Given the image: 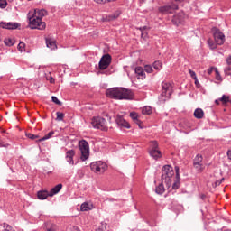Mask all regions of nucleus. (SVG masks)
Listing matches in <instances>:
<instances>
[{
    "label": "nucleus",
    "mask_w": 231,
    "mask_h": 231,
    "mask_svg": "<svg viewBox=\"0 0 231 231\" xmlns=\"http://www.w3.org/2000/svg\"><path fill=\"white\" fill-rule=\"evenodd\" d=\"M183 21H185V13L180 12L173 16L171 23L175 24V26H178L179 24H181Z\"/></svg>",
    "instance_id": "13"
},
{
    "label": "nucleus",
    "mask_w": 231,
    "mask_h": 231,
    "mask_svg": "<svg viewBox=\"0 0 231 231\" xmlns=\"http://www.w3.org/2000/svg\"><path fill=\"white\" fill-rule=\"evenodd\" d=\"M135 74L137 75V79H141V80L145 79V70L142 67L135 68Z\"/></svg>",
    "instance_id": "19"
},
{
    "label": "nucleus",
    "mask_w": 231,
    "mask_h": 231,
    "mask_svg": "<svg viewBox=\"0 0 231 231\" xmlns=\"http://www.w3.org/2000/svg\"><path fill=\"white\" fill-rule=\"evenodd\" d=\"M151 150L149 152L150 156L154 160H158L162 156V152L158 149V142L152 141L151 142Z\"/></svg>",
    "instance_id": "9"
},
{
    "label": "nucleus",
    "mask_w": 231,
    "mask_h": 231,
    "mask_svg": "<svg viewBox=\"0 0 231 231\" xmlns=\"http://www.w3.org/2000/svg\"><path fill=\"white\" fill-rule=\"evenodd\" d=\"M193 167L194 169H196L197 172L199 174H201V172H203V171H205V166L203 165V163H193Z\"/></svg>",
    "instance_id": "24"
},
{
    "label": "nucleus",
    "mask_w": 231,
    "mask_h": 231,
    "mask_svg": "<svg viewBox=\"0 0 231 231\" xmlns=\"http://www.w3.org/2000/svg\"><path fill=\"white\" fill-rule=\"evenodd\" d=\"M130 118H132L133 122H134L140 129H143V123L140 120L136 112H131Z\"/></svg>",
    "instance_id": "17"
},
{
    "label": "nucleus",
    "mask_w": 231,
    "mask_h": 231,
    "mask_svg": "<svg viewBox=\"0 0 231 231\" xmlns=\"http://www.w3.org/2000/svg\"><path fill=\"white\" fill-rule=\"evenodd\" d=\"M153 68L154 69H156L157 71H160V69H162V62L160 61H155L153 63Z\"/></svg>",
    "instance_id": "36"
},
{
    "label": "nucleus",
    "mask_w": 231,
    "mask_h": 231,
    "mask_svg": "<svg viewBox=\"0 0 231 231\" xmlns=\"http://www.w3.org/2000/svg\"><path fill=\"white\" fill-rule=\"evenodd\" d=\"M47 79H50V83H51V84L55 83V79L52 78L51 74H50L49 76H47Z\"/></svg>",
    "instance_id": "48"
},
{
    "label": "nucleus",
    "mask_w": 231,
    "mask_h": 231,
    "mask_svg": "<svg viewBox=\"0 0 231 231\" xmlns=\"http://www.w3.org/2000/svg\"><path fill=\"white\" fill-rule=\"evenodd\" d=\"M8 6V2L6 0H0V8L5 9Z\"/></svg>",
    "instance_id": "39"
},
{
    "label": "nucleus",
    "mask_w": 231,
    "mask_h": 231,
    "mask_svg": "<svg viewBox=\"0 0 231 231\" xmlns=\"http://www.w3.org/2000/svg\"><path fill=\"white\" fill-rule=\"evenodd\" d=\"M175 3H183L184 0H173Z\"/></svg>",
    "instance_id": "56"
},
{
    "label": "nucleus",
    "mask_w": 231,
    "mask_h": 231,
    "mask_svg": "<svg viewBox=\"0 0 231 231\" xmlns=\"http://www.w3.org/2000/svg\"><path fill=\"white\" fill-rule=\"evenodd\" d=\"M225 181V178H222L215 182L216 187H219Z\"/></svg>",
    "instance_id": "47"
},
{
    "label": "nucleus",
    "mask_w": 231,
    "mask_h": 231,
    "mask_svg": "<svg viewBox=\"0 0 231 231\" xmlns=\"http://www.w3.org/2000/svg\"><path fill=\"white\" fill-rule=\"evenodd\" d=\"M106 228H107V223L101 222L100 226L96 231H106Z\"/></svg>",
    "instance_id": "32"
},
{
    "label": "nucleus",
    "mask_w": 231,
    "mask_h": 231,
    "mask_svg": "<svg viewBox=\"0 0 231 231\" xmlns=\"http://www.w3.org/2000/svg\"><path fill=\"white\" fill-rule=\"evenodd\" d=\"M162 94L161 97L162 98V101L165 102V100H167V98H169L171 97V95H172V85L169 82H162Z\"/></svg>",
    "instance_id": "7"
},
{
    "label": "nucleus",
    "mask_w": 231,
    "mask_h": 231,
    "mask_svg": "<svg viewBox=\"0 0 231 231\" xmlns=\"http://www.w3.org/2000/svg\"><path fill=\"white\" fill-rule=\"evenodd\" d=\"M214 39L217 44L221 45L225 42V34L217 30L214 32Z\"/></svg>",
    "instance_id": "15"
},
{
    "label": "nucleus",
    "mask_w": 231,
    "mask_h": 231,
    "mask_svg": "<svg viewBox=\"0 0 231 231\" xmlns=\"http://www.w3.org/2000/svg\"><path fill=\"white\" fill-rule=\"evenodd\" d=\"M112 58L109 54H105L99 60V69L104 70L107 69L111 65Z\"/></svg>",
    "instance_id": "10"
},
{
    "label": "nucleus",
    "mask_w": 231,
    "mask_h": 231,
    "mask_svg": "<svg viewBox=\"0 0 231 231\" xmlns=\"http://www.w3.org/2000/svg\"><path fill=\"white\" fill-rule=\"evenodd\" d=\"M228 160L231 161V149H229L226 152Z\"/></svg>",
    "instance_id": "50"
},
{
    "label": "nucleus",
    "mask_w": 231,
    "mask_h": 231,
    "mask_svg": "<svg viewBox=\"0 0 231 231\" xmlns=\"http://www.w3.org/2000/svg\"><path fill=\"white\" fill-rule=\"evenodd\" d=\"M108 98H115V100H131L133 98V92L124 88H112L106 91Z\"/></svg>",
    "instance_id": "1"
},
{
    "label": "nucleus",
    "mask_w": 231,
    "mask_h": 231,
    "mask_svg": "<svg viewBox=\"0 0 231 231\" xmlns=\"http://www.w3.org/2000/svg\"><path fill=\"white\" fill-rule=\"evenodd\" d=\"M80 210L81 212H88V210H91V206H89V203L84 202L81 204Z\"/></svg>",
    "instance_id": "27"
},
{
    "label": "nucleus",
    "mask_w": 231,
    "mask_h": 231,
    "mask_svg": "<svg viewBox=\"0 0 231 231\" xmlns=\"http://www.w3.org/2000/svg\"><path fill=\"white\" fill-rule=\"evenodd\" d=\"M91 125L94 129H99L100 131H108L107 121L101 116H96L91 119Z\"/></svg>",
    "instance_id": "4"
},
{
    "label": "nucleus",
    "mask_w": 231,
    "mask_h": 231,
    "mask_svg": "<svg viewBox=\"0 0 231 231\" xmlns=\"http://www.w3.org/2000/svg\"><path fill=\"white\" fill-rule=\"evenodd\" d=\"M194 116L195 118H198V120H201V118L205 116V112H203V109L201 108H197L194 111Z\"/></svg>",
    "instance_id": "23"
},
{
    "label": "nucleus",
    "mask_w": 231,
    "mask_h": 231,
    "mask_svg": "<svg viewBox=\"0 0 231 231\" xmlns=\"http://www.w3.org/2000/svg\"><path fill=\"white\" fill-rule=\"evenodd\" d=\"M21 24L14 22H1L0 23V28H3L4 30H17Z\"/></svg>",
    "instance_id": "12"
},
{
    "label": "nucleus",
    "mask_w": 231,
    "mask_h": 231,
    "mask_svg": "<svg viewBox=\"0 0 231 231\" xmlns=\"http://www.w3.org/2000/svg\"><path fill=\"white\" fill-rule=\"evenodd\" d=\"M75 157V150H69L66 152V162H69V165H75V161L73 160V158Z\"/></svg>",
    "instance_id": "18"
},
{
    "label": "nucleus",
    "mask_w": 231,
    "mask_h": 231,
    "mask_svg": "<svg viewBox=\"0 0 231 231\" xmlns=\"http://www.w3.org/2000/svg\"><path fill=\"white\" fill-rule=\"evenodd\" d=\"M224 73H225V75L230 76L231 75V68L230 67H226L224 69Z\"/></svg>",
    "instance_id": "44"
},
{
    "label": "nucleus",
    "mask_w": 231,
    "mask_h": 231,
    "mask_svg": "<svg viewBox=\"0 0 231 231\" xmlns=\"http://www.w3.org/2000/svg\"><path fill=\"white\" fill-rule=\"evenodd\" d=\"M226 62H227L228 66H230V64H231V56H229V57L226 59Z\"/></svg>",
    "instance_id": "54"
},
{
    "label": "nucleus",
    "mask_w": 231,
    "mask_h": 231,
    "mask_svg": "<svg viewBox=\"0 0 231 231\" xmlns=\"http://www.w3.org/2000/svg\"><path fill=\"white\" fill-rule=\"evenodd\" d=\"M60 190H62V184H58L56 185L54 188H52L50 191V198L55 196V194H59V192H60Z\"/></svg>",
    "instance_id": "20"
},
{
    "label": "nucleus",
    "mask_w": 231,
    "mask_h": 231,
    "mask_svg": "<svg viewBox=\"0 0 231 231\" xmlns=\"http://www.w3.org/2000/svg\"><path fill=\"white\" fill-rule=\"evenodd\" d=\"M175 174H176V180L174 183L172 184L173 190H178L180 189V180L181 178L180 177V167L175 166Z\"/></svg>",
    "instance_id": "16"
},
{
    "label": "nucleus",
    "mask_w": 231,
    "mask_h": 231,
    "mask_svg": "<svg viewBox=\"0 0 231 231\" xmlns=\"http://www.w3.org/2000/svg\"><path fill=\"white\" fill-rule=\"evenodd\" d=\"M189 73L191 79H194V80H197L198 76H196V72H194L192 69H189Z\"/></svg>",
    "instance_id": "42"
},
{
    "label": "nucleus",
    "mask_w": 231,
    "mask_h": 231,
    "mask_svg": "<svg viewBox=\"0 0 231 231\" xmlns=\"http://www.w3.org/2000/svg\"><path fill=\"white\" fill-rule=\"evenodd\" d=\"M116 123L119 127H125V129H131V125H129V123L121 116H116Z\"/></svg>",
    "instance_id": "14"
},
{
    "label": "nucleus",
    "mask_w": 231,
    "mask_h": 231,
    "mask_svg": "<svg viewBox=\"0 0 231 231\" xmlns=\"http://www.w3.org/2000/svg\"><path fill=\"white\" fill-rule=\"evenodd\" d=\"M222 231H231L230 229H226V230H222Z\"/></svg>",
    "instance_id": "58"
},
{
    "label": "nucleus",
    "mask_w": 231,
    "mask_h": 231,
    "mask_svg": "<svg viewBox=\"0 0 231 231\" xmlns=\"http://www.w3.org/2000/svg\"><path fill=\"white\" fill-rule=\"evenodd\" d=\"M144 71H146V73H152V66L151 65L144 66Z\"/></svg>",
    "instance_id": "40"
},
{
    "label": "nucleus",
    "mask_w": 231,
    "mask_h": 231,
    "mask_svg": "<svg viewBox=\"0 0 231 231\" xmlns=\"http://www.w3.org/2000/svg\"><path fill=\"white\" fill-rule=\"evenodd\" d=\"M174 179V169L171 165H164L162 168V181L166 184V187L172 185Z\"/></svg>",
    "instance_id": "2"
},
{
    "label": "nucleus",
    "mask_w": 231,
    "mask_h": 231,
    "mask_svg": "<svg viewBox=\"0 0 231 231\" xmlns=\"http://www.w3.org/2000/svg\"><path fill=\"white\" fill-rule=\"evenodd\" d=\"M70 231H80V228L73 226Z\"/></svg>",
    "instance_id": "53"
},
{
    "label": "nucleus",
    "mask_w": 231,
    "mask_h": 231,
    "mask_svg": "<svg viewBox=\"0 0 231 231\" xmlns=\"http://www.w3.org/2000/svg\"><path fill=\"white\" fill-rule=\"evenodd\" d=\"M155 192L156 194H163V192H165V187L163 186V182L156 187Z\"/></svg>",
    "instance_id": "26"
},
{
    "label": "nucleus",
    "mask_w": 231,
    "mask_h": 231,
    "mask_svg": "<svg viewBox=\"0 0 231 231\" xmlns=\"http://www.w3.org/2000/svg\"><path fill=\"white\" fill-rule=\"evenodd\" d=\"M179 6L178 4L171 3L167 5L161 6L159 8V12L163 15H167L169 14H172L174 10H178Z\"/></svg>",
    "instance_id": "8"
},
{
    "label": "nucleus",
    "mask_w": 231,
    "mask_h": 231,
    "mask_svg": "<svg viewBox=\"0 0 231 231\" xmlns=\"http://www.w3.org/2000/svg\"><path fill=\"white\" fill-rule=\"evenodd\" d=\"M208 44L209 48H211V50H215L216 44H214V42H212V40H208Z\"/></svg>",
    "instance_id": "43"
},
{
    "label": "nucleus",
    "mask_w": 231,
    "mask_h": 231,
    "mask_svg": "<svg viewBox=\"0 0 231 231\" xmlns=\"http://www.w3.org/2000/svg\"><path fill=\"white\" fill-rule=\"evenodd\" d=\"M219 102H221V100L219 99L215 100V104H217V106H219Z\"/></svg>",
    "instance_id": "55"
},
{
    "label": "nucleus",
    "mask_w": 231,
    "mask_h": 231,
    "mask_svg": "<svg viewBox=\"0 0 231 231\" xmlns=\"http://www.w3.org/2000/svg\"><path fill=\"white\" fill-rule=\"evenodd\" d=\"M38 199L44 200L50 198V192L48 190H40L37 192Z\"/></svg>",
    "instance_id": "21"
},
{
    "label": "nucleus",
    "mask_w": 231,
    "mask_h": 231,
    "mask_svg": "<svg viewBox=\"0 0 231 231\" xmlns=\"http://www.w3.org/2000/svg\"><path fill=\"white\" fill-rule=\"evenodd\" d=\"M79 148L81 152L82 162H86L89 158V143H88V141L82 140L79 143Z\"/></svg>",
    "instance_id": "6"
},
{
    "label": "nucleus",
    "mask_w": 231,
    "mask_h": 231,
    "mask_svg": "<svg viewBox=\"0 0 231 231\" xmlns=\"http://www.w3.org/2000/svg\"><path fill=\"white\" fill-rule=\"evenodd\" d=\"M29 14H32L38 21H42V17H45L48 12L44 9H35L34 11H30Z\"/></svg>",
    "instance_id": "11"
},
{
    "label": "nucleus",
    "mask_w": 231,
    "mask_h": 231,
    "mask_svg": "<svg viewBox=\"0 0 231 231\" xmlns=\"http://www.w3.org/2000/svg\"><path fill=\"white\" fill-rule=\"evenodd\" d=\"M27 138L30 140H38L39 135L33 134H26Z\"/></svg>",
    "instance_id": "37"
},
{
    "label": "nucleus",
    "mask_w": 231,
    "mask_h": 231,
    "mask_svg": "<svg viewBox=\"0 0 231 231\" xmlns=\"http://www.w3.org/2000/svg\"><path fill=\"white\" fill-rule=\"evenodd\" d=\"M56 115H57L56 120H58V122H62V120H64V113L57 112Z\"/></svg>",
    "instance_id": "35"
},
{
    "label": "nucleus",
    "mask_w": 231,
    "mask_h": 231,
    "mask_svg": "<svg viewBox=\"0 0 231 231\" xmlns=\"http://www.w3.org/2000/svg\"><path fill=\"white\" fill-rule=\"evenodd\" d=\"M90 169L97 174H104L107 171V164L102 161L94 162L90 164Z\"/></svg>",
    "instance_id": "5"
},
{
    "label": "nucleus",
    "mask_w": 231,
    "mask_h": 231,
    "mask_svg": "<svg viewBox=\"0 0 231 231\" xmlns=\"http://www.w3.org/2000/svg\"><path fill=\"white\" fill-rule=\"evenodd\" d=\"M147 29H148L147 26H143V27L139 28L140 32H145V30H147Z\"/></svg>",
    "instance_id": "51"
},
{
    "label": "nucleus",
    "mask_w": 231,
    "mask_h": 231,
    "mask_svg": "<svg viewBox=\"0 0 231 231\" xmlns=\"http://www.w3.org/2000/svg\"><path fill=\"white\" fill-rule=\"evenodd\" d=\"M141 37H147V32H141Z\"/></svg>",
    "instance_id": "52"
},
{
    "label": "nucleus",
    "mask_w": 231,
    "mask_h": 231,
    "mask_svg": "<svg viewBox=\"0 0 231 231\" xmlns=\"http://www.w3.org/2000/svg\"><path fill=\"white\" fill-rule=\"evenodd\" d=\"M216 69H217V68H216V67H211V68L208 69V75H212V73H214V71H216Z\"/></svg>",
    "instance_id": "46"
},
{
    "label": "nucleus",
    "mask_w": 231,
    "mask_h": 231,
    "mask_svg": "<svg viewBox=\"0 0 231 231\" xmlns=\"http://www.w3.org/2000/svg\"><path fill=\"white\" fill-rule=\"evenodd\" d=\"M46 46L47 48H50L51 50H57V42L55 40L51 38H47L46 39Z\"/></svg>",
    "instance_id": "22"
},
{
    "label": "nucleus",
    "mask_w": 231,
    "mask_h": 231,
    "mask_svg": "<svg viewBox=\"0 0 231 231\" xmlns=\"http://www.w3.org/2000/svg\"><path fill=\"white\" fill-rule=\"evenodd\" d=\"M195 84H196V86H198V84H199V81H198V78H197V79H195Z\"/></svg>",
    "instance_id": "57"
},
{
    "label": "nucleus",
    "mask_w": 231,
    "mask_h": 231,
    "mask_svg": "<svg viewBox=\"0 0 231 231\" xmlns=\"http://www.w3.org/2000/svg\"><path fill=\"white\" fill-rule=\"evenodd\" d=\"M143 115H151L152 108L151 106H144L142 110Z\"/></svg>",
    "instance_id": "28"
},
{
    "label": "nucleus",
    "mask_w": 231,
    "mask_h": 231,
    "mask_svg": "<svg viewBox=\"0 0 231 231\" xmlns=\"http://www.w3.org/2000/svg\"><path fill=\"white\" fill-rule=\"evenodd\" d=\"M193 163H203V156L201 154H197Z\"/></svg>",
    "instance_id": "30"
},
{
    "label": "nucleus",
    "mask_w": 231,
    "mask_h": 231,
    "mask_svg": "<svg viewBox=\"0 0 231 231\" xmlns=\"http://www.w3.org/2000/svg\"><path fill=\"white\" fill-rule=\"evenodd\" d=\"M3 228L5 231H15V229H14V227H12V226H10L6 223L3 224Z\"/></svg>",
    "instance_id": "34"
},
{
    "label": "nucleus",
    "mask_w": 231,
    "mask_h": 231,
    "mask_svg": "<svg viewBox=\"0 0 231 231\" xmlns=\"http://www.w3.org/2000/svg\"><path fill=\"white\" fill-rule=\"evenodd\" d=\"M53 134H55V132L51 131L46 135L42 137L41 139H38L37 142H44L46 140H50V138H51V136H53Z\"/></svg>",
    "instance_id": "25"
},
{
    "label": "nucleus",
    "mask_w": 231,
    "mask_h": 231,
    "mask_svg": "<svg viewBox=\"0 0 231 231\" xmlns=\"http://www.w3.org/2000/svg\"><path fill=\"white\" fill-rule=\"evenodd\" d=\"M220 102L223 104H228V102H230V97L226 96V95H223L221 97V98H219Z\"/></svg>",
    "instance_id": "29"
},
{
    "label": "nucleus",
    "mask_w": 231,
    "mask_h": 231,
    "mask_svg": "<svg viewBox=\"0 0 231 231\" xmlns=\"http://www.w3.org/2000/svg\"><path fill=\"white\" fill-rule=\"evenodd\" d=\"M27 19L31 30H46V23L42 22V20L39 21L33 14L28 13Z\"/></svg>",
    "instance_id": "3"
},
{
    "label": "nucleus",
    "mask_w": 231,
    "mask_h": 231,
    "mask_svg": "<svg viewBox=\"0 0 231 231\" xmlns=\"http://www.w3.org/2000/svg\"><path fill=\"white\" fill-rule=\"evenodd\" d=\"M57 230L55 225H52L51 227H47V231H55Z\"/></svg>",
    "instance_id": "49"
},
{
    "label": "nucleus",
    "mask_w": 231,
    "mask_h": 231,
    "mask_svg": "<svg viewBox=\"0 0 231 231\" xmlns=\"http://www.w3.org/2000/svg\"><path fill=\"white\" fill-rule=\"evenodd\" d=\"M116 0H94L97 5H106V3H113Z\"/></svg>",
    "instance_id": "33"
},
{
    "label": "nucleus",
    "mask_w": 231,
    "mask_h": 231,
    "mask_svg": "<svg viewBox=\"0 0 231 231\" xmlns=\"http://www.w3.org/2000/svg\"><path fill=\"white\" fill-rule=\"evenodd\" d=\"M25 47H26V44L23 42H20V43L18 44L19 51H23V50H24Z\"/></svg>",
    "instance_id": "41"
},
{
    "label": "nucleus",
    "mask_w": 231,
    "mask_h": 231,
    "mask_svg": "<svg viewBox=\"0 0 231 231\" xmlns=\"http://www.w3.org/2000/svg\"><path fill=\"white\" fill-rule=\"evenodd\" d=\"M5 46H14V44H15V42H14V40H12V38H6L4 41Z\"/></svg>",
    "instance_id": "31"
},
{
    "label": "nucleus",
    "mask_w": 231,
    "mask_h": 231,
    "mask_svg": "<svg viewBox=\"0 0 231 231\" xmlns=\"http://www.w3.org/2000/svg\"><path fill=\"white\" fill-rule=\"evenodd\" d=\"M51 100L52 102H54V104H57V106H62V102H60L59 98H57V97L52 96Z\"/></svg>",
    "instance_id": "38"
},
{
    "label": "nucleus",
    "mask_w": 231,
    "mask_h": 231,
    "mask_svg": "<svg viewBox=\"0 0 231 231\" xmlns=\"http://www.w3.org/2000/svg\"><path fill=\"white\" fill-rule=\"evenodd\" d=\"M215 73H216V79L221 80V74L219 73V70L217 69H215Z\"/></svg>",
    "instance_id": "45"
}]
</instances>
